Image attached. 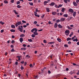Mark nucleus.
<instances>
[{"label":"nucleus","instance_id":"72a5a7b5","mask_svg":"<svg viewBox=\"0 0 79 79\" xmlns=\"http://www.w3.org/2000/svg\"><path fill=\"white\" fill-rule=\"evenodd\" d=\"M26 57H27V58H29L31 57V56H29V55H27L26 56Z\"/></svg>","mask_w":79,"mask_h":79},{"label":"nucleus","instance_id":"3c124183","mask_svg":"<svg viewBox=\"0 0 79 79\" xmlns=\"http://www.w3.org/2000/svg\"><path fill=\"white\" fill-rule=\"evenodd\" d=\"M56 19H53L52 20V21H56Z\"/></svg>","mask_w":79,"mask_h":79},{"label":"nucleus","instance_id":"f257e3e1","mask_svg":"<svg viewBox=\"0 0 79 79\" xmlns=\"http://www.w3.org/2000/svg\"><path fill=\"white\" fill-rule=\"evenodd\" d=\"M21 24V22L20 21V22H18L17 23H15V26L16 27H18V25L19 26V25H20V24ZM21 25H22V24H21Z\"/></svg>","mask_w":79,"mask_h":79},{"label":"nucleus","instance_id":"a18cd8bd","mask_svg":"<svg viewBox=\"0 0 79 79\" xmlns=\"http://www.w3.org/2000/svg\"><path fill=\"white\" fill-rule=\"evenodd\" d=\"M44 43H45V44H46L47 43V41L45 40H44Z\"/></svg>","mask_w":79,"mask_h":79},{"label":"nucleus","instance_id":"6e6d98bb","mask_svg":"<svg viewBox=\"0 0 79 79\" xmlns=\"http://www.w3.org/2000/svg\"><path fill=\"white\" fill-rule=\"evenodd\" d=\"M44 16H45V15H43L42 16H41V18H43L44 17Z\"/></svg>","mask_w":79,"mask_h":79},{"label":"nucleus","instance_id":"5fc2aeb1","mask_svg":"<svg viewBox=\"0 0 79 79\" xmlns=\"http://www.w3.org/2000/svg\"><path fill=\"white\" fill-rule=\"evenodd\" d=\"M55 7H56V8H58V6H57V5H55Z\"/></svg>","mask_w":79,"mask_h":79},{"label":"nucleus","instance_id":"cd10ccee","mask_svg":"<svg viewBox=\"0 0 79 79\" xmlns=\"http://www.w3.org/2000/svg\"><path fill=\"white\" fill-rule=\"evenodd\" d=\"M63 6V5L61 4H60L58 6V8H60V7H61Z\"/></svg>","mask_w":79,"mask_h":79},{"label":"nucleus","instance_id":"c03bdc74","mask_svg":"<svg viewBox=\"0 0 79 79\" xmlns=\"http://www.w3.org/2000/svg\"><path fill=\"white\" fill-rule=\"evenodd\" d=\"M64 47H68V45L65 44L64 45Z\"/></svg>","mask_w":79,"mask_h":79},{"label":"nucleus","instance_id":"423d86ee","mask_svg":"<svg viewBox=\"0 0 79 79\" xmlns=\"http://www.w3.org/2000/svg\"><path fill=\"white\" fill-rule=\"evenodd\" d=\"M19 31H20V32H23V30L22 29V28L20 27V26H19Z\"/></svg>","mask_w":79,"mask_h":79},{"label":"nucleus","instance_id":"bb28decb","mask_svg":"<svg viewBox=\"0 0 79 79\" xmlns=\"http://www.w3.org/2000/svg\"><path fill=\"white\" fill-rule=\"evenodd\" d=\"M0 23L2 24V25H3L4 24H5V23L3 22L2 21L0 22Z\"/></svg>","mask_w":79,"mask_h":79},{"label":"nucleus","instance_id":"f8f14e48","mask_svg":"<svg viewBox=\"0 0 79 79\" xmlns=\"http://www.w3.org/2000/svg\"><path fill=\"white\" fill-rule=\"evenodd\" d=\"M68 16V15L67 14H65L63 15L64 17H65V18H67Z\"/></svg>","mask_w":79,"mask_h":79},{"label":"nucleus","instance_id":"680f3d73","mask_svg":"<svg viewBox=\"0 0 79 79\" xmlns=\"http://www.w3.org/2000/svg\"><path fill=\"white\" fill-rule=\"evenodd\" d=\"M35 11L36 12H38V8L36 9Z\"/></svg>","mask_w":79,"mask_h":79},{"label":"nucleus","instance_id":"a19ab883","mask_svg":"<svg viewBox=\"0 0 79 79\" xmlns=\"http://www.w3.org/2000/svg\"><path fill=\"white\" fill-rule=\"evenodd\" d=\"M64 2H65V3H68V1H67V0H64Z\"/></svg>","mask_w":79,"mask_h":79},{"label":"nucleus","instance_id":"4d7b16f0","mask_svg":"<svg viewBox=\"0 0 79 79\" xmlns=\"http://www.w3.org/2000/svg\"><path fill=\"white\" fill-rule=\"evenodd\" d=\"M23 47H26V45L24 44H23Z\"/></svg>","mask_w":79,"mask_h":79},{"label":"nucleus","instance_id":"2eb2a0df","mask_svg":"<svg viewBox=\"0 0 79 79\" xmlns=\"http://www.w3.org/2000/svg\"><path fill=\"white\" fill-rule=\"evenodd\" d=\"M46 10L47 12H50V9L49 8H46Z\"/></svg>","mask_w":79,"mask_h":79},{"label":"nucleus","instance_id":"393cba45","mask_svg":"<svg viewBox=\"0 0 79 79\" xmlns=\"http://www.w3.org/2000/svg\"><path fill=\"white\" fill-rule=\"evenodd\" d=\"M4 3H5V4H6V3H8V1H6V0H4Z\"/></svg>","mask_w":79,"mask_h":79},{"label":"nucleus","instance_id":"4468645a","mask_svg":"<svg viewBox=\"0 0 79 79\" xmlns=\"http://www.w3.org/2000/svg\"><path fill=\"white\" fill-rule=\"evenodd\" d=\"M65 10V8H62V10H61V12H64Z\"/></svg>","mask_w":79,"mask_h":79},{"label":"nucleus","instance_id":"dca6fc26","mask_svg":"<svg viewBox=\"0 0 79 79\" xmlns=\"http://www.w3.org/2000/svg\"><path fill=\"white\" fill-rule=\"evenodd\" d=\"M58 27L59 28H60V29L62 28V26L61 25V24H59L58 25Z\"/></svg>","mask_w":79,"mask_h":79},{"label":"nucleus","instance_id":"1a4fd4ad","mask_svg":"<svg viewBox=\"0 0 79 79\" xmlns=\"http://www.w3.org/2000/svg\"><path fill=\"white\" fill-rule=\"evenodd\" d=\"M76 12H73V16H74V17H75L76 16Z\"/></svg>","mask_w":79,"mask_h":79},{"label":"nucleus","instance_id":"c9c22d12","mask_svg":"<svg viewBox=\"0 0 79 79\" xmlns=\"http://www.w3.org/2000/svg\"><path fill=\"white\" fill-rule=\"evenodd\" d=\"M73 35V32H72L71 34L69 35V37H71L72 36V35Z\"/></svg>","mask_w":79,"mask_h":79},{"label":"nucleus","instance_id":"412c9836","mask_svg":"<svg viewBox=\"0 0 79 79\" xmlns=\"http://www.w3.org/2000/svg\"><path fill=\"white\" fill-rule=\"evenodd\" d=\"M71 38H68L67 39V41H69V40H71Z\"/></svg>","mask_w":79,"mask_h":79},{"label":"nucleus","instance_id":"ea45409f","mask_svg":"<svg viewBox=\"0 0 79 79\" xmlns=\"http://www.w3.org/2000/svg\"><path fill=\"white\" fill-rule=\"evenodd\" d=\"M60 22V20L58 19L56 20V23H59Z\"/></svg>","mask_w":79,"mask_h":79},{"label":"nucleus","instance_id":"338daca9","mask_svg":"<svg viewBox=\"0 0 79 79\" xmlns=\"http://www.w3.org/2000/svg\"><path fill=\"white\" fill-rule=\"evenodd\" d=\"M70 27H73L74 26H73V25H70Z\"/></svg>","mask_w":79,"mask_h":79},{"label":"nucleus","instance_id":"b1692460","mask_svg":"<svg viewBox=\"0 0 79 79\" xmlns=\"http://www.w3.org/2000/svg\"><path fill=\"white\" fill-rule=\"evenodd\" d=\"M11 27H12V28H13L14 29L15 28V26L14 25H11Z\"/></svg>","mask_w":79,"mask_h":79},{"label":"nucleus","instance_id":"69168bd1","mask_svg":"<svg viewBox=\"0 0 79 79\" xmlns=\"http://www.w3.org/2000/svg\"><path fill=\"white\" fill-rule=\"evenodd\" d=\"M36 17H38V18H39V17H40V15H37L36 16H35Z\"/></svg>","mask_w":79,"mask_h":79},{"label":"nucleus","instance_id":"f704fd0d","mask_svg":"<svg viewBox=\"0 0 79 79\" xmlns=\"http://www.w3.org/2000/svg\"><path fill=\"white\" fill-rule=\"evenodd\" d=\"M20 3V2L19 1H18L16 2L17 5H19Z\"/></svg>","mask_w":79,"mask_h":79},{"label":"nucleus","instance_id":"37998d69","mask_svg":"<svg viewBox=\"0 0 79 79\" xmlns=\"http://www.w3.org/2000/svg\"><path fill=\"white\" fill-rule=\"evenodd\" d=\"M34 13H35L34 15H35V16H36L37 15V13L36 12H34Z\"/></svg>","mask_w":79,"mask_h":79},{"label":"nucleus","instance_id":"58836bf2","mask_svg":"<svg viewBox=\"0 0 79 79\" xmlns=\"http://www.w3.org/2000/svg\"><path fill=\"white\" fill-rule=\"evenodd\" d=\"M35 32H37V29H36V28H35Z\"/></svg>","mask_w":79,"mask_h":79},{"label":"nucleus","instance_id":"a211bd4d","mask_svg":"<svg viewBox=\"0 0 79 79\" xmlns=\"http://www.w3.org/2000/svg\"><path fill=\"white\" fill-rule=\"evenodd\" d=\"M33 34L35 35H38V33H37V32H34Z\"/></svg>","mask_w":79,"mask_h":79},{"label":"nucleus","instance_id":"aec40b11","mask_svg":"<svg viewBox=\"0 0 79 79\" xmlns=\"http://www.w3.org/2000/svg\"><path fill=\"white\" fill-rule=\"evenodd\" d=\"M28 40L30 42H32L33 41V40L31 39H28Z\"/></svg>","mask_w":79,"mask_h":79},{"label":"nucleus","instance_id":"864d4df0","mask_svg":"<svg viewBox=\"0 0 79 79\" xmlns=\"http://www.w3.org/2000/svg\"><path fill=\"white\" fill-rule=\"evenodd\" d=\"M15 36L14 35H12V39H14V38H15Z\"/></svg>","mask_w":79,"mask_h":79},{"label":"nucleus","instance_id":"bf43d9fd","mask_svg":"<svg viewBox=\"0 0 79 79\" xmlns=\"http://www.w3.org/2000/svg\"><path fill=\"white\" fill-rule=\"evenodd\" d=\"M3 32H4V30H2L1 31V33H2Z\"/></svg>","mask_w":79,"mask_h":79},{"label":"nucleus","instance_id":"ddd939ff","mask_svg":"<svg viewBox=\"0 0 79 79\" xmlns=\"http://www.w3.org/2000/svg\"><path fill=\"white\" fill-rule=\"evenodd\" d=\"M55 43V42H51L48 43V44H54Z\"/></svg>","mask_w":79,"mask_h":79},{"label":"nucleus","instance_id":"20e7f679","mask_svg":"<svg viewBox=\"0 0 79 79\" xmlns=\"http://www.w3.org/2000/svg\"><path fill=\"white\" fill-rule=\"evenodd\" d=\"M73 5H74V6H77V5L76 3V2H73Z\"/></svg>","mask_w":79,"mask_h":79},{"label":"nucleus","instance_id":"e2e57ef3","mask_svg":"<svg viewBox=\"0 0 79 79\" xmlns=\"http://www.w3.org/2000/svg\"><path fill=\"white\" fill-rule=\"evenodd\" d=\"M21 63L22 64H24V61H22V62H21Z\"/></svg>","mask_w":79,"mask_h":79},{"label":"nucleus","instance_id":"c85d7f7f","mask_svg":"<svg viewBox=\"0 0 79 79\" xmlns=\"http://www.w3.org/2000/svg\"><path fill=\"white\" fill-rule=\"evenodd\" d=\"M31 37H35V34H33L31 35Z\"/></svg>","mask_w":79,"mask_h":79},{"label":"nucleus","instance_id":"9b49d317","mask_svg":"<svg viewBox=\"0 0 79 79\" xmlns=\"http://www.w3.org/2000/svg\"><path fill=\"white\" fill-rule=\"evenodd\" d=\"M57 26H58V23H55L54 24V27H55V28H56V27H57Z\"/></svg>","mask_w":79,"mask_h":79},{"label":"nucleus","instance_id":"79ce46f5","mask_svg":"<svg viewBox=\"0 0 79 79\" xmlns=\"http://www.w3.org/2000/svg\"><path fill=\"white\" fill-rule=\"evenodd\" d=\"M11 52H15V49H14V48H12L11 50Z\"/></svg>","mask_w":79,"mask_h":79},{"label":"nucleus","instance_id":"774afa93","mask_svg":"<svg viewBox=\"0 0 79 79\" xmlns=\"http://www.w3.org/2000/svg\"><path fill=\"white\" fill-rule=\"evenodd\" d=\"M79 2V0H76V2L78 3Z\"/></svg>","mask_w":79,"mask_h":79},{"label":"nucleus","instance_id":"0e129e2a","mask_svg":"<svg viewBox=\"0 0 79 79\" xmlns=\"http://www.w3.org/2000/svg\"><path fill=\"white\" fill-rule=\"evenodd\" d=\"M66 70L67 71H69V69H68V68H67L66 69Z\"/></svg>","mask_w":79,"mask_h":79},{"label":"nucleus","instance_id":"8fccbe9b","mask_svg":"<svg viewBox=\"0 0 79 79\" xmlns=\"http://www.w3.org/2000/svg\"><path fill=\"white\" fill-rule=\"evenodd\" d=\"M14 42H15V40H13L11 41V43H12V44H13Z\"/></svg>","mask_w":79,"mask_h":79},{"label":"nucleus","instance_id":"9d476101","mask_svg":"<svg viewBox=\"0 0 79 79\" xmlns=\"http://www.w3.org/2000/svg\"><path fill=\"white\" fill-rule=\"evenodd\" d=\"M57 40L59 42H61V40L60 38H57Z\"/></svg>","mask_w":79,"mask_h":79},{"label":"nucleus","instance_id":"2f4dec72","mask_svg":"<svg viewBox=\"0 0 79 79\" xmlns=\"http://www.w3.org/2000/svg\"><path fill=\"white\" fill-rule=\"evenodd\" d=\"M20 57H21V56H17V58H18V60L19 61V60H20Z\"/></svg>","mask_w":79,"mask_h":79},{"label":"nucleus","instance_id":"f3484780","mask_svg":"<svg viewBox=\"0 0 79 79\" xmlns=\"http://www.w3.org/2000/svg\"><path fill=\"white\" fill-rule=\"evenodd\" d=\"M73 74H75V72H73L72 71H71L70 73H69V74H71V75H72Z\"/></svg>","mask_w":79,"mask_h":79},{"label":"nucleus","instance_id":"e433bc0d","mask_svg":"<svg viewBox=\"0 0 79 79\" xmlns=\"http://www.w3.org/2000/svg\"><path fill=\"white\" fill-rule=\"evenodd\" d=\"M17 8H21V6H19V5H18L17 6Z\"/></svg>","mask_w":79,"mask_h":79},{"label":"nucleus","instance_id":"603ef678","mask_svg":"<svg viewBox=\"0 0 79 79\" xmlns=\"http://www.w3.org/2000/svg\"><path fill=\"white\" fill-rule=\"evenodd\" d=\"M21 69H22V70H23V69H24V67L22 66L21 67Z\"/></svg>","mask_w":79,"mask_h":79},{"label":"nucleus","instance_id":"4c0bfd02","mask_svg":"<svg viewBox=\"0 0 79 79\" xmlns=\"http://www.w3.org/2000/svg\"><path fill=\"white\" fill-rule=\"evenodd\" d=\"M37 22L36 21H35L34 22V24H37Z\"/></svg>","mask_w":79,"mask_h":79},{"label":"nucleus","instance_id":"052dcab7","mask_svg":"<svg viewBox=\"0 0 79 79\" xmlns=\"http://www.w3.org/2000/svg\"><path fill=\"white\" fill-rule=\"evenodd\" d=\"M15 64H16V65H18V62L16 61L15 62Z\"/></svg>","mask_w":79,"mask_h":79},{"label":"nucleus","instance_id":"4be33fe9","mask_svg":"<svg viewBox=\"0 0 79 79\" xmlns=\"http://www.w3.org/2000/svg\"><path fill=\"white\" fill-rule=\"evenodd\" d=\"M21 50H26V48H21Z\"/></svg>","mask_w":79,"mask_h":79},{"label":"nucleus","instance_id":"a878e982","mask_svg":"<svg viewBox=\"0 0 79 79\" xmlns=\"http://www.w3.org/2000/svg\"><path fill=\"white\" fill-rule=\"evenodd\" d=\"M69 30H66L65 31V33H69Z\"/></svg>","mask_w":79,"mask_h":79},{"label":"nucleus","instance_id":"39448f33","mask_svg":"<svg viewBox=\"0 0 79 79\" xmlns=\"http://www.w3.org/2000/svg\"><path fill=\"white\" fill-rule=\"evenodd\" d=\"M19 40L21 43H22L23 42V38H21L19 39Z\"/></svg>","mask_w":79,"mask_h":79},{"label":"nucleus","instance_id":"6ab92c4d","mask_svg":"<svg viewBox=\"0 0 79 79\" xmlns=\"http://www.w3.org/2000/svg\"><path fill=\"white\" fill-rule=\"evenodd\" d=\"M20 37H25V35L23 34H22L20 35Z\"/></svg>","mask_w":79,"mask_h":79},{"label":"nucleus","instance_id":"473e14b6","mask_svg":"<svg viewBox=\"0 0 79 79\" xmlns=\"http://www.w3.org/2000/svg\"><path fill=\"white\" fill-rule=\"evenodd\" d=\"M67 27L68 28V29H73L72 28H71V27H69V26H68Z\"/></svg>","mask_w":79,"mask_h":79},{"label":"nucleus","instance_id":"6e6552de","mask_svg":"<svg viewBox=\"0 0 79 79\" xmlns=\"http://www.w3.org/2000/svg\"><path fill=\"white\" fill-rule=\"evenodd\" d=\"M60 20L62 22V21H65V18H62Z\"/></svg>","mask_w":79,"mask_h":79},{"label":"nucleus","instance_id":"09e8293b","mask_svg":"<svg viewBox=\"0 0 79 79\" xmlns=\"http://www.w3.org/2000/svg\"><path fill=\"white\" fill-rule=\"evenodd\" d=\"M73 65H74V66H75L76 65V66H78V65H76V64H75V63H73Z\"/></svg>","mask_w":79,"mask_h":79},{"label":"nucleus","instance_id":"5701e85b","mask_svg":"<svg viewBox=\"0 0 79 79\" xmlns=\"http://www.w3.org/2000/svg\"><path fill=\"white\" fill-rule=\"evenodd\" d=\"M10 31H11V32H15V30L14 29H11L10 30Z\"/></svg>","mask_w":79,"mask_h":79},{"label":"nucleus","instance_id":"7ed1b4c3","mask_svg":"<svg viewBox=\"0 0 79 79\" xmlns=\"http://www.w3.org/2000/svg\"><path fill=\"white\" fill-rule=\"evenodd\" d=\"M49 5L50 6H54L55 5V2H52L50 4H49Z\"/></svg>","mask_w":79,"mask_h":79},{"label":"nucleus","instance_id":"f03ea898","mask_svg":"<svg viewBox=\"0 0 79 79\" xmlns=\"http://www.w3.org/2000/svg\"><path fill=\"white\" fill-rule=\"evenodd\" d=\"M69 12H71L72 13H74V10L73 9L70 8L69 10Z\"/></svg>","mask_w":79,"mask_h":79},{"label":"nucleus","instance_id":"49530a36","mask_svg":"<svg viewBox=\"0 0 79 79\" xmlns=\"http://www.w3.org/2000/svg\"><path fill=\"white\" fill-rule=\"evenodd\" d=\"M22 22L23 23H26V21H24V20H22Z\"/></svg>","mask_w":79,"mask_h":79},{"label":"nucleus","instance_id":"7c9ffc66","mask_svg":"<svg viewBox=\"0 0 79 79\" xmlns=\"http://www.w3.org/2000/svg\"><path fill=\"white\" fill-rule=\"evenodd\" d=\"M35 30V28L32 29L31 30V32H34V31Z\"/></svg>","mask_w":79,"mask_h":79},{"label":"nucleus","instance_id":"c756f323","mask_svg":"<svg viewBox=\"0 0 79 79\" xmlns=\"http://www.w3.org/2000/svg\"><path fill=\"white\" fill-rule=\"evenodd\" d=\"M29 3L30 5L32 6L33 5V3L32 2H29Z\"/></svg>","mask_w":79,"mask_h":79},{"label":"nucleus","instance_id":"de8ad7c7","mask_svg":"<svg viewBox=\"0 0 79 79\" xmlns=\"http://www.w3.org/2000/svg\"><path fill=\"white\" fill-rule=\"evenodd\" d=\"M14 2H15V0H11V3H14Z\"/></svg>","mask_w":79,"mask_h":79},{"label":"nucleus","instance_id":"13d9d810","mask_svg":"<svg viewBox=\"0 0 79 79\" xmlns=\"http://www.w3.org/2000/svg\"><path fill=\"white\" fill-rule=\"evenodd\" d=\"M10 47L11 48H13V47H14V46L13 45H11Z\"/></svg>","mask_w":79,"mask_h":79},{"label":"nucleus","instance_id":"0eeeda50","mask_svg":"<svg viewBox=\"0 0 79 79\" xmlns=\"http://www.w3.org/2000/svg\"><path fill=\"white\" fill-rule=\"evenodd\" d=\"M57 14V13L56 12H52V15H56Z\"/></svg>","mask_w":79,"mask_h":79}]
</instances>
